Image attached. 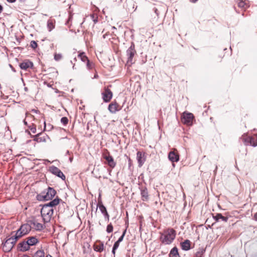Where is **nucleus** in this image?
Returning <instances> with one entry per match:
<instances>
[{"label":"nucleus","mask_w":257,"mask_h":257,"mask_svg":"<svg viewBox=\"0 0 257 257\" xmlns=\"http://www.w3.org/2000/svg\"><path fill=\"white\" fill-rule=\"evenodd\" d=\"M213 218L215 221H219L220 220L227 222L228 219V217L223 216L221 213H216L215 215H213Z\"/></svg>","instance_id":"nucleus-22"},{"label":"nucleus","mask_w":257,"mask_h":257,"mask_svg":"<svg viewBox=\"0 0 257 257\" xmlns=\"http://www.w3.org/2000/svg\"><path fill=\"white\" fill-rule=\"evenodd\" d=\"M116 250V249H113V248H112V253H113L114 255V254H115V250Z\"/></svg>","instance_id":"nucleus-49"},{"label":"nucleus","mask_w":257,"mask_h":257,"mask_svg":"<svg viewBox=\"0 0 257 257\" xmlns=\"http://www.w3.org/2000/svg\"><path fill=\"white\" fill-rule=\"evenodd\" d=\"M26 0H21V1L25 2Z\"/></svg>","instance_id":"nucleus-57"},{"label":"nucleus","mask_w":257,"mask_h":257,"mask_svg":"<svg viewBox=\"0 0 257 257\" xmlns=\"http://www.w3.org/2000/svg\"><path fill=\"white\" fill-rule=\"evenodd\" d=\"M217 169V166H216V167H215V170L216 171Z\"/></svg>","instance_id":"nucleus-54"},{"label":"nucleus","mask_w":257,"mask_h":257,"mask_svg":"<svg viewBox=\"0 0 257 257\" xmlns=\"http://www.w3.org/2000/svg\"><path fill=\"white\" fill-rule=\"evenodd\" d=\"M250 144L253 146V147H256L257 146V140H251L250 141Z\"/></svg>","instance_id":"nucleus-41"},{"label":"nucleus","mask_w":257,"mask_h":257,"mask_svg":"<svg viewBox=\"0 0 257 257\" xmlns=\"http://www.w3.org/2000/svg\"><path fill=\"white\" fill-rule=\"evenodd\" d=\"M19 65L21 69L27 70L33 67V63L29 60H26L20 63Z\"/></svg>","instance_id":"nucleus-19"},{"label":"nucleus","mask_w":257,"mask_h":257,"mask_svg":"<svg viewBox=\"0 0 257 257\" xmlns=\"http://www.w3.org/2000/svg\"><path fill=\"white\" fill-rule=\"evenodd\" d=\"M34 257H45V252L43 250H39L36 252Z\"/></svg>","instance_id":"nucleus-29"},{"label":"nucleus","mask_w":257,"mask_h":257,"mask_svg":"<svg viewBox=\"0 0 257 257\" xmlns=\"http://www.w3.org/2000/svg\"><path fill=\"white\" fill-rule=\"evenodd\" d=\"M135 54H136L135 46L134 43H132L131 46L126 51V56L127 57L126 63L129 66H131L134 63L133 58Z\"/></svg>","instance_id":"nucleus-6"},{"label":"nucleus","mask_w":257,"mask_h":257,"mask_svg":"<svg viewBox=\"0 0 257 257\" xmlns=\"http://www.w3.org/2000/svg\"><path fill=\"white\" fill-rule=\"evenodd\" d=\"M139 189L141 192V199L143 201H147L149 199L148 189L146 186L141 185Z\"/></svg>","instance_id":"nucleus-12"},{"label":"nucleus","mask_w":257,"mask_h":257,"mask_svg":"<svg viewBox=\"0 0 257 257\" xmlns=\"http://www.w3.org/2000/svg\"><path fill=\"white\" fill-rule=\"evenodd\" d=\"M102 97L105 102H108L112 97V92L108 88H105L103 92H102Z\"/></svg>","instance_id":"nucleus-9"},{"label":"nucleus","mask_w":257,"mask_h":257,"mask_svg":"<svg viewBox=\"0 0 257 257\" xmlns=\"http://www.w3.org/2000/svg\"><path fill=\"white\" fill-rule=\"evenodd\" d=\"M90 17H91L92 20L93 21L94 24H96L97 22L98 17L96 14H91Z\"/></svg>","instance_id":"nucleus-34"},{"label":"nucleus","mask_w":257,"mask_h":257,"mask_svg":"<svg viewBox=\"0 0 257 257\" xmlns=\"http://www.w3.org/2000/svg\"><path fill=\"white\" fill-rule=\"evenodd\" d=\"M125 232H126V229H125L124 230V231L123 232L122 234L119 237V238L117 240V241H118V242H121L122 241V240H123V239L124 238V236L125 235Z\"/></svg>","instance_id":"nucleus-39"},{"label":"nucleus","mask_w":257,"mask_h":257,"mask_svg":"<svg viewBox=\"0 0 257 257\" xmlns=\"http://www.w3.org/2000/svg\"><path fill=\"white\" fill-rule=\"evenodd\" d=\"M61 200L59 199L58 197H56L55 199L51 201L48 203L46 204L45 205L50 206V207L51 208H53V207H55L56 206H57Z\"/></svg>","instance_id":"nucleus-23"},{"label":"nucleus","mask_w":257,"mask_h":257,"mask_svg":"<svg viewBox=\"0 0 257 257\" xmlns=\"http://www.w3.org/2000/svg\"><path fill=\"white\" fill-rule=\"evenodd\" d=\"M8 2L9 3H15L16 0H7Z\"/></svg>","instance_id":"nucleus-45"},{"label":"nucleus","mask_w":257,"mask_h":257,"mask_svg":"<svg viewBox=\"0 0 257 257\" xmlns=\"http://www.w3.org/2000/svg\"><path fill=\"white\" fill-rule=\"evenodd\" d=\"M32 112H33L34 113H38L39 112V110H37V109H32Z\"/></svg>","instance_id":"nucleus-44"},{"label":"nucleus","mask_w":257,"mask_h":257,"mask_svg":"<svg viewBox=\"0 0 257 257\" xmlns=\"http://www.w3.org/2000/svg\"><path fill=\"white\" fill-rule=\"evenodd\" d=\"M29 128L31 130V131L35 134L36 133V125H35L34 124H32L31 125H29Z\"/></svg>","instance_id":"nucleus-33"},{"label":"nucleus","mask_w":257,"mask_h":257,"mask_svg":"<svg viewBox=\"0 0 257 257\" xmlns=\"http://www.w3.org/2000/svg\"><path fill=\"white\" fill-rule=\"evenodd\" d=\"M205 250L202 248H199L195 253V257H202Z\"/></svg>","instance_id":"nucleus-31"},{"label":"nucleus","mask_w":257,"mask_h":257,"mask_svg":"<svg viewBox=\"0 0 257 257\" xmlns=\"http://www.w3.org/2000/svg\"><path fill=\"white\" fill-rule=\"evenodd\" d=\"M78 57L84 62H86L88 60V57L85 55L84 52L80 53L78 55Z\"/></svg>","instance_id":"nucleus-27"},{"label":"nucleus","mask_w":257,"mask_h":257,"mask_svg":"<svg viewBox=\"0 0 257 257\" xmlns=\"http://www.w3.org/2000/svg\"><path fill=\"white\" fill-rule=\"evenodd\" d=\"M49 170L53 174L56 175L61 178L63 180H65V176L58 168L54 166H52L50 167Z\"/></svg>","instance_id":"nucleus-10"},{"label":"nucleus","mask_w":257,"mask_h":257,"mask_svg":"<svg viewBox=\"0 0 257 257\" xmlns=\"http://www.w3.org/2000/svg\"><path fill=\"white\" fill-rule=\"evenodd\" d=\"M77 61V59L76 57L74 58V61L76 62Z\"/></svg>","instance_id":"nucleus-52"},{"label":"nucleus","mask_w":257,"mask_h":257,"mask_svg":"<svg viewBox=\"0 0 257 257\" xmlns=\"http://www.w3.org/2000/svg\"><path fill=\"white\" fill-rule=\"evenodd\" d=\"M102 157L106 161L104 164H107L110 168L113 169L116 166V163L108 151L106 150V152L102 154Z\"/></svg>","instance_id":"nucleus-8"},{"label":"nucleus","mask_w":257,"mask_h":257,"mask_svg":"<svg viewBox=\"0 0 257 257\" xmlns=\"http://www.w3.org/2000/svg\"><path fill=\"white\" fill-rule=\"evenodd\" d=\"M198 0H190V2L193 3H195L197 2Z\"/></svg>","instance_id":"nucleus-48"},{"label":"nucleus","mask_w":257,"mask_h":257,"mask_svg":"<svg viewBox=\"0 0 257 257\" xmlns=\"http://www.w3.org/2000/svg\"><path fill=\"white\" fill-rule=\"evenodd\" d=\"M56 192L54 189L48 187L47 190L41 192L38 195V199L40 200H51L56 195Z\"/></svg>","instance_id":"nucleus-4"},{"label":"nucleus","mask_w":257,"mask_h":257,"mask_svg":"<svg viewBox=\"0 0 257 257\" xmlns=\"http://www.w3.org/2000/svg\"><path fill=\"white\" fill-rule=\"evenodd\" d=\"M62 58V55L61 54H55L54 55V59L58 61H59Z\"/></svg>","instance_id":"nucleus-36"},{"label":"nucleus","mask_w":257,"mask_h":257,"mask_svg":"<svg viewBox=\"0 0 257 257\" xmlns=\"http://www.w3.org/2000/svg\"><path fill=\"white\" fill-rule=\"evenodd\" d=\"M27 241L29 243V245L30 246L36 244L38 242V240L36 237L32 236L28 237Z\"/></svg>","instance_id":"nucleus-24"},{"label":"nucleus","mask_w":257,"mask_h":257,"mask_svg":"<svg viewBox=\"0 0 257 257\" xmlns=\"http://www.w3.org/2000/svg\"><path fill=\"white\" fill-rule=\"evenodd\" d=\"M3 11V7L2 5H0V14L2 13Z\"/></svg>","instance_id":"nucleus-46"},{"label":"nucleus","mask_w":257,"mask_h":257,"mask_svg":"<svg viewBox=\"0 0 257 257\" xmlns=\"http://www.w3.org/2000/svg\"><path fill=\"white\" fill-rule=\"evenodd\" d=\"M119 243L118 241L115 242V243L113 244V249H117L119 245Z\"/></svg>","instance_id":"nucleus-40"},{"label":"nucleus","mask_w":257,"mask_h":257,"mask_svg":"<svg viewBox=\"0 0 257 257\" xmlns=\"http://www.w3.org/2000/svg\"><path fill=\"white\" fill-rule=\"evenodd\" d=\"M137 159L139 163V166L140 167H142L146 161L145 153L140 151L138 152L137 154Z\"/></svg>","instance_id":"nucleus-15"},{"label":"nucleus","mask_w":257,"mask_h":257,"mask_svg":"<svg viewBox=\"0 0 257 257\" xmlns=\"http://www.w3.org/2000/svg\"><path fill=\"white\" fill-rule=\"evenodd\" d=\"M254 219L257 221V212L254 214Z\"/></svg>","instance_id":"nucleus-47"},{"label":"nucleus","mask_w":257,"mask_h":257,"mask_svg":"<svg viewBox=\"0 0 257 257\" xmlns=\"http://www.w3.org/2000/svg\"><path fill=\"white\" fill-rule=\"evenodd\" d=\"M176 235V231L173 228H169L161 233L160 240L163 244H170L175 239Z\"/></svg>","instance_id":"nucleus-1"},{"label":"nucleus","mask_w":257,"mask_h":257,"mask_svg":"<svg viewBox=\"0 0 257 257\" xmlns=\"http://www.w3.org/2000/svg\"><path fill=\"white\" fill-rule=\"evenodd\" d=\"M97 76H98L97 75H95L94 77L96 78Z\"/></svg>","instance_id":"nucleus-55"},{"label":"nucleus","mask_w":257,"mask_h":257,"mask_svg":"<svg viewBox=\"0 0 257 257\" xmlns=\"http://www.w3.org/2000/svg\"><path fill=\"white\" fill-rule=\"evenodd\" d=\"M153 10H154V12L156 14V15L157 16H158L159 13H158V11L157 9L155 8H154Z\"/></svg>","instance_id":"nucleus-43"},{"label":"nucleus","mask_w":257,"mask_h":257,"mask_svg":"<svg viewBox=\"0 0 257 257\" xmlns=\"http://www.w3.org/2000/svg\"><path fill=\"white\" fill-rule=\"evenodd\" d=\"M113 226L111 223L107 225L106 227V231L107 233H111L113 231Z\"/></svg>","instance_id":"nucleus-35"},{"label":"nucleus","mask_w":257,"mask_h":257,"mask_svg":"<svg viewBox=\"0 0 257 257\" xmlns=\"http://www.w3.org/2000/svg\"><path fill=\"white\" fill-rule=\"evenodd\" d=\"M93 248L95 251L101 252L104 249V246L103 242L97 240L93 245Z\"/></svg>","instance_id":"nucleus-18"},{"label":"nucleus","mask_w":257,"mask_h":257,"mask_svg":"<svg viewBox=\"0 0 257 257\" xmlns=\"http://www.w3.org/2000/svg\"><path fill=\"white\" fill-rule=\"evenodd\" d=\"M97 207L103 215L107 212L106 207L103 205L101 201H98Z\"/></svg>","instance_id":"nucleus-26"},{"label":"nucleus","mask_w":257,"mask_h":257,"mask_svg":"<svg viewBox=\"0 0 257 257\" xmlns=\"http://www.w3.org/2000/svg\"><path fill=\"white\" fill-rule=\"evenodd\" d=\"M54 210L50 206L44 205L41 210V216L45 223L49 222L53 214Z\"/></svg>","instance_id":"nucleus-3"},{"label":"nucleus","mask_w":257,"mask_h":257,"mask_svg":"<svg viewBox=\"0 0 257 257\" xmlns=\"http://www.w3.org/2000/svg\"><path fill=\"white\" fill-rule=\"evenodd\" d=\"M121 109V107L118 104L116 101H113L110 103L108 106V109L111 113H115Z\"/></svg>","instance_id":"nucleus-14"},{"label":"nucleus","mask_w":257,"mask_h":257,"mask_svg":"<svg viewBox=\"0 0 257 257\" xmlns=\"http://www.w3.org/2000/svg\"><path fill=\"white\" fill-rule=\"evenodd\" d=\"M61 122L66 125L68 122V119L66 117H63L61 119Z\"/></svg>","instance_id":"nucleus-37"},{"label":"nucleus","mask_w":257,"mask_h":257,"mask_svg":"<svg viewBox=\"0 0 257 257\" xmlns=\"http://www.w3.org/2000/svg\"><path fill=\"white\" fill-rule=\"evenodd\" d=\"M87 68L89 69H92L94 67V64L92 62H90L89 60L86 61Z\"/></svg>","instance_id":"nucleus-32"},{"label":"nucleus","mask_w":257,"mask_h":257,"mask_svg":"<svg viewBox=\"0 0 257 257\" xmlns=\"http://www.w3.org/2000/svg\"><path fill=\"white\" fill-rule=\"evenodd\" d=\"M131 159H130V158H129V162H130V163H131Z\"/></svg>","instance_id":"nucleus-56"},{"label":"nucleus","mask_w":257,"mask_h":257,"mask_svg":"<svg viewBox=\"0 0 257 257\" xmlns=\"http://www.w3.org/2000/svg\"><path fill=\"white\" fill-rule=\"evenodd\" d=\"M103 216H104V217L105 218V219L107 221H109V215L108 213V212H107L106 213L103 214Z\"/></svg>","instance_id":"nucleus-42"},{"label":"nucleus","mask_w":257,"mask_h":257,"mask_svg":"<svg viewBox=\"0 0 257 257\" xmlns=\"http://www.w3.org/2000/svg\"><path fill=\"white\" fill-rule=\"evenodd\" d=\"M46 257H52V256L51 255H48L46 256Z\"/></svg>","instance_id":"nucleus-53"},{"label":"nucleus","mask_w":257,"mask_h":257,"mask_svg":"<svg viewBox=\"0 0 257 257\" xmlns=\"http://www.w3.org/2000/svg\"><path fill=\"white\" fill-rule=\"evenodd\" d=\"M180 245L182 250H188L190 249L191 241L188 239H186L181 242Z\"/></svg>","instance_id":"nucleus-21"},{"label":"nucleus","mask_w":257,"mask_h":257,"mask_svg":"<svg viewBox=\"0 0 257 257\" xmlns=\"http://www.w3.org/2000/svg\"><path fill=\"white\" fill-rule=\"evenodd\" d=\"M31 230V225L29 223H26L22 225L21 227L15 231V234L20 239L23 236L27 234Z\"/></svg>","instance_id":"nucleus-5"},{"label":"nucleus","mask_w":257,"mask_h":257,"mask_svg":"<svg viewBox=\"0 0 257 257\" xmlns=\"http://www.w3.org/2000/svg\"><path fill=\"white\" fill-rule=\"evenodd\" d=\"M56 21L55 19L50 18L47 23V27L49 32L52 31L55 27Z\"/></svg>","instance_id":"nucleus-20"},{"label":"nucleus","mask_w":257,"mask_h":257,"mask_svg":"<svg viewBox=\"0 0 257 257\" xmlns=\"http://www.w3.org/2000/svg\"><path fill=\"white\" fill-rule=\"evenodd\" d=\"M194 118V115L188 112H184L181 116L182 122L187 125H192Z\"/></svg>","instance_id":"nucleus-7"},{"label":"nucleus","mask_w":257,"mask_h":257,"mask_svg":"<svg viewBox=\"0 0 257 257\" xmlns=\"http://www.w3.org/2000/svg\"><path fill=\"white\" fill-rule=\"evenodd\" d=\"M238 6L240 8L246 9L248 7L247 4L243 0H239Z\"/></svg>","instance_id":"nucleus-28"},{"label":"nucleus","mask_w":257,"mask_h":257,"mask_svg":"<svg viewBox=\"0 0 257 257\" xmlns=\"http://www.w3.org/2000/svg\"><path fill=\"white\" fill-rule=\"evenodd\" d=\"M24 123L25 125H27V122L25 120H24Z\"/></svg>","instance_id":"nucleus-51"},{"label":"nucleus","mask_w":257,"mask_h":257,"mask_svg":"<svg viewBox=\"0 0 257 257\" xmlns=\"http://www.w3.org/2000/svg\"><path fill=\"white\" fill-rule=\"evenodd\" d=\"M29 224L31 225V229H34L36 230L40 231L44 228V226L42 223L38 222L36 219H33L29 221Z\"/></svg>","instance_id":"nucleus-13"},{"label":"nucleus","mask_w":257,"mask_h":257,"mask_svg":"<svg viewBox=\"0 0 257 257\" xmlns=\"http://www.w3.org/2000/svg\"><path fill=\"white\" fill-rule=\"evenodd\" d=\"M17 248L19 251H26L30 249V246L27 241H24L18 244Z\"/></svg>","instance_id":"nucleus-17"},{"label":"nucleus","mask_w":257,"mask_h":257,"mask_svg":"<svg viewBox=\"0 0 257 257\" xmlns=\"http://www.w3.org/2000/svg\"><path fill=\"white\" fill-rule=\"evenodd\" d=\"M30 46L34 49H36L37 46H38V45H37V43L36 41H32L30 43Z\"/></svg>","instance_id":"nucleus-38"},{"label":"nucleus","mask_w":257,"mask_h":257,"mask_svg":"<svg viewBox=\"0 0 257 257\" xmlns=\"http://www.w3.org/2000/svg\"><path fill=\"white\" fill-rule=\"evenodd\" d=\"M19 239V238L15 234V231H12L9 235L7 236L5 242L3 243V249L5 251H10Z\"/></svg>","instance_id":"nucleus-2"},{"label":"nucleus","mask_w":257,"mask_h":257,"mask_svg":"<svg viewBox=\"0 0 257 257\" xmlns=\"http://www.w3.org/2000/svg\"><path fill=\"white\" fill-rule=\"evenodd\" d=\"M44 131H50L53 128V126L51 124L48 123V124H46L45 121H44Z\"/></svg>","instance_id":"nucleus-30"},{"label":"nucleus","mask_w":257,"mask_h":257,"mask_svg":"<svg viewBox=\"0 0 257 257\" xmlns=\"http://www.w3.org/2000/svg\"><path fill=\"white\" fill-rule=\"evenodd\" d=\"M168 159L173 163V166L175 167L174 163L177 162L179 161V155L177 152V150L174 149L173 151L169 152Z\"/></svg>","instance_id":"nucleus-11"},{"label":"nucleus","mask_w":257,"mask_h":257,"mask_svg":"<svg viewBox=\"0 0 257 257\" xmlns=\"http://www.w3.org/2000/svg\"><path fill=\"white\" fill-rule=\"evenodd\" d=\"M170 257H180L177 247H174L170 251L169 253Z\"/></svg>","instance_id":"nucleus-25"},{"label":"nucleus","mask_w":257,"mask_h":257,"mask_svg":"<svg viewBox=\"0 0 257 257\" xmlns=\"http://www.w3.org/2000/svg\"><path fill=\"white\" fill-rule=\"evenodd\" d=\"M34 141L38 143L45 142L47 139H49L48 136L46 135L42 136L41 133L34 136Z\"/></svg>","instance_id":"nucleus-16"},{"label":"nucleus","mask_w":257,"mask_h":257,"mask_svg":"<svg viewBox=\"0 0 257 257\" xmlns=\"http://www.w3.org/2000/svg\"><path fill=\"white\" fill-rule=\"evenodd\" d=\"M69 160L70 162H72L73 160V157H70Z\"/></svg>","instance_id":"nucleus-50"}]
</instances>
